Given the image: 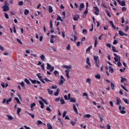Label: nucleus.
<instances>
[{
	"mask_svg": "<svg viewBox=\"0 0 129 129\" xmlns=\"http://www.w3.org/2000/svg\"><path fill=\"white\" fill-rule=\"evenodd\" d=\"M123 100L125 102V103H126L127 104H128V102L127 101V99L125 98H123Z\"/></svg>",
	"mask_w": 129,
	"mask_h": 129,
	"instance_id": "4d7b16f0",
	"label": "nucleus"
},
{
	"mask_svg": "<svg viewBox=\"0 0 129 129\" xmlns=\"http://www.w3.org/2000/svg\"><path fill=\"white\" fill-rule=\"evenodd\" d=\"M36 106V103H33L32 104H30V107H34V106Z\"/></svg>",
	"mask_w": 129,
	"mask_h": 129,
	"instance_id": "5fc2aeb1",
	"label": "nucleus"
},
{
	"mask_svg": "<svg viewBox=\"0 0 129 129\" xmlns=\"http://www.w3.org/2000/svg\"><path fill=\"white\" fill-rule=\"evenodd\" d=\"M21 111H22V108H18L17 109V114H18V115H20V112H21Z\"/></svg>",
	"mask_w": 129,
	"mask_h": 129,
	"instance_id": "e433bc0d",
	"label": "nucleus"
},
{
	"mask_svg": "<svg viewBox=\"0 0 129 129\" xmlns=\"http://www.w3.org/2000/svg\"><path fill=\"white\" fill-rule=\"evenodd\" d=\"M89 61H90L89 57H87L86 60L87 64H88V65H89L90 67H91V64L90 63V62H89Z\"/></svg>",
	"mask_w": 129,
	"mask_h": 129,
	"instance_id": "f3484780",
	"label": "nucleus"
},
{
	"mask_svg": "<svg viewBox=\"0 0 129 129\" xmlns=\"http://www.w3.org/2000/svg\"><path fill=\"white\" fill-rule=\"evenodd\" d=\"M54 74L55 76L57 77V75H59V72L57 71H54Z\"/></svg>",
	"mask_w": 129,
	"mask_h": 129,
	"instance_id": "de8ad7c7",
	"label": "nucleus"
},
{
	"mask_svg": "<svg viewBox=\"0 0 129 129\" xmlns=\"http://www.w3.org/2000/svg\"><path fill=\"white\" fill-rule=\"evenodd\" d=\"M39 104H40L41 106V108H42V109H43L44 108V103H43V102H42V101L40 100L39 101Z\"/></svg>",
	"mask_w": 129,
	"mask_h": 129,
	"instance_id": "a211bd4d",
	"label": "nucleus"
},
{
	"mask_svg": "<svg viewBox=\"0 0 129 129\" xmlns=\"http://www.w3.org/2000/svg\"><path fill=\"white\" fill-rule=\"evenodd\" d=\"M29 13H30V11H29V10H28L27 9H25L24 10L25 16H27V15H28V14H29Z\"/></svg>",
	"mask_w": 129,
	"mask_h": 129,
	"instance_id": "72a5a7b5",
	"label": "nucleus"
},
{
	"mask_svg": "<svg viewBox=\"0 0 129 129\" xmlns=\"http://www.w3.org/2000/svg\"><path fill=\"white\" fill-rule=\"evenodd\" d=\"M46 110H47V111H49V112H51V111H52V110H51V108H50V107H46Z\"/></svg>",
	"mask_w": 129,
	"mask_h": 129,
	"instance_id": "3c124183",
	"label": "nucleus"
},
{
	"mask_svg": "<svg viewBox=\"0 0 129 129\" xmlns=\"http://www.w3.org/2000/svg\"><path fill=\"white\" fill-rule=\"evenodd\" d=\"M92 48V46H89L87 49L86 50V52H90V50H91V48Z\"/></svg>",
	"mask_w": 129,
	"mask_h": 129,
	"instance_id": "4c0bfd02",
	"label": "nucleus"
},
{
	"mask_svg": "<svg viewBox=\"0 0 129 129\" xmlns=\"http://www.w3.org/2000/svg\"><path fill=\"white\" fill-rule=\"evenodd\" d=\"M24 82H26V83H27V84H28V85H30V81H29V80H28L27 79H24Z\"/></svg>",
	"mask_w": 129,
	"mask_h": 129,
	"instance_id": "f704fd0d",
	"label": "nucleus"
},
{
	"mask_svg": "<svg viewBox=\"0 0 129 129\" xmlns=\"http://www.w3.org/2000/svg\"><path fill=\"white\" fill-rule=\"evenodd\" d=\"M38 125H40V124H43V122L40 120H38L36 123Z\"/></svg>",
	"mask_w": 129,
	"mask_h": 129,
	"instance_id": "37998d69",
	"label": "nucleus"
},
{
	"mask_svg": "<svg viewBox=\"0 0 129 129\" xmlns=\"http://www.w3.org/2000/svg\"><path fill=\"white\" fill-rule=\"evenodd\" d=\"M19 84H20L21 86H22V89H25V84L24 83V82H22L21 83H19Z\"/></svg>",
	"mask_w": 129,
	"mask_h": 129,
	"instance_id": "473e14b6",
	"label": "nucleus"
},
{
	"mask_svg": "<svg viewBox=\"0 0 129 129\" xmlns=\"http://www.w3.org/2000/svg\"><path fill=\"white\" fill-rule=\"evenodd\" d=\"M70 100V102H76V99L74 98H71Z\"/></svg>",
	"mask_w": 129,
	"mask_h": 129,
	"instance_id": "7c9ffc66",
	"label": "nucleus"
},
{
	"mask_svg": "<svg viewBox=\"0 0 129 129\" xmlns=\"http://www.w3.org/2000/svg\"><path fill=\"white\" fill-rule=\"evenodd\" d=\"M46 65V69L47 70H49L50 72H52V71H54V67L51 66V65L49 64V63H47Z\"/></svg>",
	"mask_w": 129,
	"mask_h": 129,
	"instance_id": "7ed1b4c3",
	"label": "nucleus"
},
{
	"mask_svg": "<svg viewBox=\"0 0 129 129\" xmlns=\"http://www.w3.org/2000/svg\"><path fill=\"white\" fill-rule=\"evenodd\" d=\"M121 88H122L123 89H124V90H125V91H126L127 92H128V91H127L126 90V88H125V87L124 86H123V85H121Z\"/></svg>",
	"mask_w": 129,
	"mask_h": 129,
	"instance_id": "8fccbe9b",
	"label": "nucleus"
},
{
	"mask_svg": "<svg viewBox=\"0 0 129 129\" xmlns=\"http://www.w3.org/2000/svg\"><path fill=\"white\" fill-rule=\"evenodd\" d=\"M73 106L74 111H75V113H76L77 114H78V110H77V108H76V106H75V104H73Z\"/></svg>",
	"mask_w": 129,
	"mask_h": 129,
	"instance_id": "9d476101",
	"label": "nucleus"
},
{
	"mask_svg": "<svg viewBox=\"0 0 129 129\" xmlns=\"http://www.w3.org/2000/svg\"><path fill=\"white\" fill-rule=\"evenodd\" d=\"M64 81H65V80L60 79L59 81V82L58 83V84H59V85H63V83H64Z\"/></svg>",
	"mask_w": 129,
	"mask_h": 129,
	"instance_id": "a878e982",
	"label": "nucleus"
},
{
	"mask_svg": "<svg viewBox=\"0 0 129 129\" xmlns=\"http://www.w3.org/2000/svg\"><path fill=\"white\" fill-rule=\"evenodd\" d=\"M95 77L96 79H100V75L98 74L95 76Z\"/></svg>",
	"mask_w": 129,
	"mask_h": 129,
	"instance_id": "a18cd8bd",
	"label": "nucleus"
},
{
	"mask_svg": "<svg viewBox=\"0 0 129 129\" xmlns=\"http://www.w3.org/2000/svg\"><path fill=\"white\" fill-rule=\"evenodd\" d=\"M2 9H3L4 12H8L10 10V7L7 5H5L2 7Z\"/></svg>",
	"mask_w": 129,
	"mask_h": 129,
	"instance_id": "6e6552de",
	"label": "nucleus"
},
{
	"mask_svg": "<svg viewBox=\"0 0 129 129\" xmlns=\"http://www.w3.org/2000/svg\"><path fill=\"white\" fill-rule=\"evenodd\" d=\"M80 16L79 15H76L73 17V20L74 21H78V19H79Z\"/></svg>",
	"mask_w": 129,
	"mask_h": 129,
	"instance_id": "4468645a",
	"label": "nucleus"
},
{
	"mask_svg": "<svg viewBox=\"0 0 129 129\" xmlns=\"http://www.w3.org/2000/svg\"><path fill=\"white\" fill-rule=\"evenodd\" d=\"M50 28L51 30H52L53 29V24L52 23V21H50Z\"/></svg>",
	"mask_w": 129,
	"mask_h": 129,
	"instance_id": "c03bdc74",
	"label": "nucleus"
},
{
	"mask_svg": "<svg viewBox=\"0 0 129 129\" xmlns=\"http://www.w3.org/2000/svg\"><path fill=\"white\" fill-rule=\"evenodd\" d=\"M60 101L61 102L60 104H65V101H64V99L63 98H61Z\"/></svg>",
	"mask_w": 129,
	"mask_h": 129,
	"instance_id": "c756f323",
	"label": "nucleus"
},
{
	"mask_svg": "<svg viewBox=\"0 0 129 129\" xmlns=\"http://www.w3.org/2000/svg\"><path fill=\"white\" fill-rule=\"evenodd\" d=\"M11 101H12V98H10L9 99H8L6 101V103L7 105H9V103H10V102H11Z\"/></svg>",
	"mask_w": 129,
	"mask_h": 129,
	"instance_id": "79ce46f5",
	"label": "nucleus"
},
{
	"mask_svg": "<svg viewBox=\"0 0 129 129\" xmlns=\"http://www.w3.org/2000/svg\"><path fill=\"white\" fill-rule=\"evenodd\" d=\"M27 114H29L32 117V118H35V115L30 113L29 112H26Z\"/></svg>",
	"mask_w": 129,
	"mask_h": 129,
	"instance_id": "c85d7f7f",
	"label": "nucleus"
},
{
	"mask_svg": "<svg viewBox=\"0 0 129 129\" xmlns=\"http://www.w3.org/2000/svg\"><path fill=\"white\" fill-rule=\"evenodd\" d=\"M8 119H10V120H12V119H13V116L11 115H8Z\"/></svg>",
	"mask_w": 129,
	"mask_h": 129,
	"instance_id": "69168bd1",
	"label": "nucleus"
},
{
	"mask_svg": "<svg viewBox=\"0 0 129 129\" xmlns=\"http://www.w3.org/2000/svg\"><path fill=\"white\" fill-rule=\"evenodd\" d=\"M111 26H112V28L115 30V26H114V24H113V22L111 21L109 22Z\"/></svg>",
	"mask_w": 129,
	"mask_h": 129,
	"instance_id": "c9c22d12",
	"label": "nucleus"
},
{
	"mask_svg": "<svg viewBox=\"0 0 129 129\" xmlns=\"http://www.w3.org/2000/svg\"><path fill=\"white\" fill-rule=\"evenodd\" d=\"M118 34H119V36H121L122 37H123V36H125L126 37L127 36V34L124 33L121 30L118 31Z\"/></svg>",
	"mask_w": 129,
	"mask_h": 129,
	"instance_id": "1a4fd4ad",
	"label": "nucleus"
},
{
	"mask_svg": "<svg viewBox=\"0 0 129 129\" xmlns=\"http://www.w3.org/2000/svg\"><path fill=\"white\" fill-rule=\"evenodd\" d=\"M56 21H60V22H63V20H62L61 17L59 16V15L57 16Z\"/></svg>",
	"mask_w": 129,
	"mask_h": 129,
	"instance_id": "393cba45",
	"label": "nucleus"
},
{
	"mask_svg": "<svg viewBox=\"0 0 129 129\" xmlns=\"http://www.w3.org/2000/svg\"><path fill=\"white\" fill-rule=\"evenodd\" d=\"M15 99L18 104H20V103H21V102L20 101V100L18 97H15Z\"/></svg>",
	"mask_w": 129,
	"mask_h": 129,
	"instance_id": "ea45409f",
	"label": "nucleus"
},
{
	"mask_svg": "<svg viewBox=\"0 0 129 129\" xmlns=\"http://www.w3.org/2000/svg\"><path fill=\"white\" fill-rule=\"evenodd\" d=\"M47 129H53V127L52 126L51 124H50V123H47Z\"/></svg>",
	"mask_w": 129,
	"mask_h": 129,
	"instance_id": "aec40b11",
	"label": "nucleus"
},
{
	"mask_svg": "<svg viewBox=\"0 0 129 129\" xmlns=\"http://www.w3.org/2000/svg\"><path fill=\"white\" fill-rule=\"evenodd\" d=\"M5 17L6 19H9V15L7 13H5Z\"/></svg>",
	"mask_w": 129,
	"mask_h": 129,
	"instance_id": "338daca9",
	"label": "nucleus"
},
{
	"mask_svg": "<svg viewBox=\"0 0 129 129\" xmlns=\"http://www.w3.org/2000/svg\"><path fill=\"white\" fill-rule=\"evenodd\" d=\"M102 36H104L103 34H101L100 36L98 37V40H101Z\"/></svg>",
	"mask_w": 129,
	"mask_h": 129,
	"instance_id": "0e129e2a",
	"label": "nucleus"
},
{
	"mask_svg": "<svg viewBox=\"0 0 129 129\" xmlns=\"http://www.w3.org/2000/svg\"><path fill=\"white\" fill-rule=\"evenodd\" d=\"M129 27L128 26H126L125 29H124V32H127L128 31Z\"/></svg>",
	"mask_w": 129,
	"mask_h": 129,
	"instance_id": "13d9d810",
	"label": "nucleus"
},
{
	"mask_svg": "<svg viewBox=\"0 0 129 129\" xmlns=\"http://www.w3.org/2000/svg\"><path fill=\"white\" fill-rule=\"evenodd\" d=\"M59 92L60 89H59V88L57 89L56 91L54 93V96H58V95H59Z\"/></svg>",
	"mask_w": 129,
	"mask_h": 129,
	"instance_id": "f8f14e48",
	"label": "nucleus"
},
{
	"mask_svg": "<svg viewBox=\"0 0 129 129\" xmlns=\"http://www.w3.org/2000/svg\"><path fill=\"white\" fill-rule=\"evenodd\" d=\"M47 91L50 95H52V94H53V90H51L50 89H47Z\"/></svg>",
	"mask_w": 129,
	"mask_h": 129,
	"instance_id": "2f4dec72",
	"label": "nucleus"
},
{
	"mask_svg": "<svg viewBox=\"0 0 129 129\" xmlns=\"http://www.w3.org/2000/svg\"><path fill=\"white\" fill-rule=\"evenodd\" d=\"M82 33L84 34V35H86V34H87V30L86 29L83 30Z\"/></svg>",
	"mask_w": 129,
	"mask_h": 129,
	"instance_id": "49530a36",
	"label": "nucleus"
},
{
	"mask_svg": "<svg viewBox=\"0 0 129 129\" xmlns=\"http://www.w3.org/2000/svg\"><path fill=\"white\" fill-rule=\"evenodd\" d=\"M86 82H88V84L90 85L91 84V80L90 79H87Z\"/></svg>",
	"mask_w": 129,
	"mask_h": 129,
	"instance_id": "a19ab883",
	"label": "nucleus"
},
{
	"mask_svg": "<svg viewBox=\"0 0 129 129\" xmlns=\"http://www.w3.org/2000/svg\"><path fill=\"white\" fill-rule=\"evenodd\" d=\"M91 116V115L89 114H85L83 116L84 118H89Z\"/></svg>",
	"mask_w": 129,
	"mask_h": 129,
	"instance_id": "6ab92c4d",
	"label": "nucleus"
},
{
	"mask_svg": "<svg viewBox=\"0 0 129 129\" xmlns=\"http://www.w3.org/2000/svg\"><path fill=\"white\" fill-rule=\"evenodd\" d=\"M88 14V9H86L85 11L84 12V15H85L86 16Z\"/></svg>",
	"mask_w": 129,
	"mask_h": 129,
	"instance_id": "09e8293b",
	"label": "nucleus"
},
{
	"mask_svg": "<svg viewBox=\"0 0 129 129\" xmlns=\"http://www.w3.org/2000/svg\"><path fill=\"white\" fill-rule=\"evenodd\" d=\"M113 69L111 67H109V72H110V73H113Z\"/></svg>",
	"mask_w": 129,
	"mask_h": 129,
	"instance_id": "cd10ccee",
	"label": "nucleus"
},
{
	"mask_svg": "<svg viewBox=\"0 0 129 129\" xmlns=\"http://www.w3.org/2000/svg\"><path fill=\"white\" fill-rule=\"evenodd\" d=\"M113 55L115 56L114 57L115 62H118V60H120V56L117 55V54L115 53H114Z\"/></svg>",
	"mask_w": 129,
	"mask_h": 129,
	"instance_id": "39448f33",
	"label": "nucleus"
},
{
	"mask_svg": "<svg viewBox=\"0 0 129 129\" xmlns=\"http://www.w3.org/2000/svg\"><path fill=\"white\" fill-rule=\"evenodd\" d=\"M84 8V4L81 3L80 6L79 11H82Z\"/></svg>",
	"mask_w": 129,
	"mask_h": 129,
	"instance_id": "2eb2a0df",
	"label": "nucleus"
},
{
	"mask_svg": "<svg viewBox=\"0 0 129 129\" xmlns=\"http://www.w3.org/2000/svg\"><path fill=\"white\" fill-rule=\"evenodd\" d=\"M69 71H70L69 70L68 71L66 70L65 72L66 73V76L67 78H70V76H69Z\"/></svg>",
	"mask_w": 129,
	"mask_h": 129,
	"instance_id": "b1692460",
	"label": "nucleus"
},
{
	"mask_svg": "<svg viewBox=\"0 0 129 129\" xmlns=\"http://www.w3.org/2000/svg\"><path fill=\"white\" fill-rule=\"evenodd\" d=\"M40 58L43 61H45L46 60V57H45L44 54H42L41 55H40Z\"/></svg>",
	"mask_w": 129,
	"mask_h": 129,
	"instance_id": "bb28decb",
	"label": "nucleus"
},
{
	"mask_svg": "<svg viewBox=\"0 0 129 129\" xmlns=\"http://www.w3.org/2000/svg\"><path fill=\"white\" fill-rule=\"evenodd\" d=\"M93 9L95 10V14L96 16H98L99 15V9H98V7L95 6L93 7Z\"/></svg>",
	"mask_w": 129,
	"mask_h": 129,
	"instance_id": "20e7f679",
	"label": "nucleus"
},
{
	"mask_svg": "<svg viewBox=\"0 0 129 129\" xmlns=\"http://www.w3.org/2000/svg\"><path fill=\"white\" fill-rule=\"evenodd\" d=\"M48 13H49V14H52V13H53V8L51 6H49L48 7Z\"/></svg>",
	"mask_w": 129,
	"mask_h": 129,
	"instance_id": "ddd939ff",
	"label": "nucleus"
},
{
	"mask_svg": "<svg viewBox=\"0 0 129 129\" xmlns=\"http://www.w3.org/2000/svg\"><path fill=\"white\" fill-rule=\"evenodd\" d=\"M60 100V97L56 98V99H55V102H58V101H59Z\"/></svg>",
	"mask_w": 129,
	"mask_h": 129,
	"instance_id": "680f3d73",
	"label": "nucleus"
},
{
	"mask_svg": "<svg viewBox=\"0 0 129 129\" xmlns=\"http://www.w3.org/2000/svg\"><path fill=\"white\" fill-rule=\"evenodd\" d=\"M112 51L114 52L117 53L118 52V50H117L116 49H115V47L114 46H112Z\"/></svg>",
	"mask_w": 129,
	"mask_h": 129,
	"instance_id": "4be33fe9",
	"label": "nucleus"
},
{
	"mask_svg": "<svg viewBox=\"0 0 129 129\" xmlns=\"http://www.w3.org/2000/svg\"><path fill=\"white\" fill-rule=\"evenodd\" d=\"M63 68H66V69H68V70H67V71L69 70V69H71V66H63Z\"/></svg>",
	"mask_w": 129,
	"mask_h": 129,
	"instance_id": "5701e85b",
	"label": "nucleus"
},
{
	"mask_svg": "<svg viewBox=\"0 0 129 129\" xmlns=\"http://www.w3.org/2000/svg\"><path fill=\"white\" fill-rule=\"evenodd\" d=\"M36 75L37 77L39 78V80H41L42 79V76H41V74L38 73Z\"/></svg>",
	"mask_w": 129,
	"mask_h": 129,
	"instance_id": "58836bf2",
	"label": "nucleus"
},
{
	"mask_svg": "<svg viewBox=\"0 0 129 129\" xmlns=\"http://www.w3.org/2000/svg\"><path fill=\"white\" fill-rule=\"evenodd\" d=\"M39 99H41V100H42V101H43V102H44V103H45V104H46V105H47L48 104V101H47V100L44 99L43 98H42L41 97H39Z\"/></svg>",
	"mask_w": 129,
	"mask_h": 129,
	"instance_id": "9b49d317",
	"label": "nucleus"
},
{
	"mask_svg": "<svg viewBox=\"0 0 129 129\" xmlns=\"http://www.w3.org/2000/svg\"><path fill=\"white\" fill-rule=\"evenodd\" d=\"M19 6H23L24 5V2L23 1H20L18 3Z\"/></svg>",
	"mask_w": 129,
	"mask_h": 129,
	"instance_id": "6e6d98bb",
	"label": "nucleus"
},
{
	"mask_svg": "<svg viewBox=\"0 0 129 129\" xmlns=\"http://www.w3.org/2000/svg\"><path fill=\"white\" fill-rule=\"evenodd\" d=\"M83 96H86V98H87L88 99V95L87 94V93H84L83 94Z\"/></svg>",
	"mask_w": 129,
	"mask_h": 129,
	"instance_id": "603ef678",
	"label": "nucleus"
},
{
	"mask_svg": "<svg viewBox=\"0 0 129 129\" xmlns=\"http://www.w3.org/2000/svg\"><path fill=\"white\" fill-rule=\"evenodd\" d=\"M121 11L122 12H126V8L125 7H122Z\"/></svg>",
	"mask_w": 129,
	"mask_h": 129,
	"instance_id": "bf43d9fd",
	"label": "nucleus"
},
{
	"mask_svg": "<svg viewBox=\"0 0 129 129\" xmlns=\"http://www.w3.org/2000/svg\"><path fill=\"white\" fill-rule=\"evenodd\" d=\"M30 81L32 83V84H35V83H37V84H41V82L39 81H37L36 80H32L30 79Z\"/></svg>",
	"mask_w": 129,
	"mask_h": 129,
	"instance_id": "0eeeda50",
	"label": "nucleus"
},
{
	"mask_svg": "<svg viewBox=\"0 0 129 129\" xmlns=\"http://www.w3.org/2000/svg\"><path fill=\"white\" fill-rule=\"evenodd\" d=\"M127 81V79L121 77V81H120L121 83H123V82H126Z\"/></svg>",
	"mask_w": 129,
	"mask_h": 129,
	"instance_id": "dca6fc26",
	"label": "nucleus"
},
{
	"mask_svg": "<svg viewBox=\"0 0 129 129\" xmlns=\"http://www.w3.org/2000/svg\"><path fill=\"white\" fill-rule=\"evenodd\" d=\"M110 127H111L110 125L109 124H107V129H111Z\"/></svg>",
	"mask_w": 129,
	"mask_h": 129,
	"instance_id": "774afa93",
	"label": "nucleus"
},
{
	"mask_svg": "<svg viewBox=\"0 0 129 129\" xmlns=\"http://www.w3.org/2000/svg\"><path fill=\"white\" fill-rule=\"evenodd\" d=\"M111 87L112 89H114V84H113L112 83H111Z\"/></svg>",
	"mask_w": 129,
	"mask_h": 129,
	"instance_id": "e2e57ef3",
	"label": "nucleus"
},
{
	"mask_svg": "<svg viewBox=\"0 0 129 129\" xmlns=\"http://www.w3.org/2000/svg\"><path fill=\"white\" fill-rule=\"evenodd\" d=\"M94 60L96 63V66L98 68L99 67V59H98V56H94Z\"/></svg>",
	"mask_w": 129,
	"mask_h": 129,
	"instance_id": "f03ea898",
	"label": "nucleus"
},
{
	"mask_svg": "<svg viewBox=\"0 0 129 129\" xmlns=\"http://www.w3.org/2000/svg\"><path fill=\"white\" fill-rule=\"evenodd\" d=\"M67 113V111H64L62 114V117H65L66 116Z\"/></svg>",
	"mask_w": 129,
	"mask_h": 129,
	"instance_id": "864d4df0",
	"label": "nucleus"
},
{
	"mask_svg": "<svg viewBox=\"0 0 129 129\" xmlns=\"http://www.w3.org/2000/svg\"><path fill=\"white\" fill-rule=\"evenodd\" d=\"M116 1L119 4V5L121 7H124L125 6V2H124V1L120 2V1L119 0H116Z\"/></svg>",
	"mask_w": 129,
	"mask_h": 129,
	"instance_id": "423d86ee",
	"label": "nucleus"
},
{
	"mask_svg": "<svg viewBox=\"0 0 129 129\" xmlns=\"http://www.w3.org/2000/svg\"><path fill=\"white\" fill-rule=\"evenodd\" d=\"M121 100H120V98L117 97L116 98V105H119L118 108H119V110L120 111V113H121V114H124V113H126V111H125V110H121V105H120L121 104Z\"/></svg>",
	"mask_w": 129,
	"mask_h": 129,
	"instance_id": "f257e3e1",
	"label": "nucleus"
},
{
	"mask_svg": "<svg viewBox=\"0 0 129 129\" xmlns=\"http://www.w3.org/2000/svg\"><path fill=\"white\" fill-rule=\"evenodd\" d=\"M117 64L118 67H120V66H121V63H120V61L119 60L117 62Z\"/></svg>",
	"mask_w": 129,
	"mask_h": 129,
	"instance_id": "052dcab7",
	"label": "nucleus"
},
{
	"mask_svg": "<svg viewBox=\"0 0 129 129\" xmlns=\"http://www.w3.org/2000/svg\"><path fill=\"white\" fill-rule=\"evenodd\" d=\"M94 40H95L94 47H96V46H97V44H98V42L97 41V37H96L95 38Z\"/></svg>",
	"mask_w": 129,
	"mask_h": 129,
	"instance_id": "412c9836",
	"label": "nucleus"
}]
</instances>
